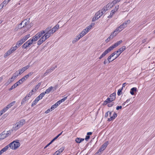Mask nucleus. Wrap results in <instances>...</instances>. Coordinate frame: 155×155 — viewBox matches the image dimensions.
I'll use <instances>...</instances> for the list:
<instances>
[{
  "label": "nucleus",
  "instance_id": "nucleus-48",
  "mask_svg": "<svg viewBox=\"0 0 155 155\" xmlns=\"http://www.w3.org/2000/svg\"><path fill=\"white\" fill-rule=\"evenodd\" d=\"M9 2V0H5L2 4V5H6Z\"/></svg>",
  "mask_w": 155,
  "mask_h": 155
},
{
  "label": "nucleus",
  "instance_id": "nucleus-22",
  "mask_svg": "<svg viewBox=\"0 0 155 155\" xmlns=\"http://www.w3.org/2000/svg\"><path fill=\"white\" fill-rule=\"evenodd\" d=\"M84 140V139L81 138H77L75 139V141L76 143H80L82 141Z\"/></svg>",
  "mask_w": 155,
  "mask_h": 155
},
{
  "label": "nucleus",
  "instance_id": "nucleus-14",
  "mask_svg": "<svg viewBox=\"0 0 155 155\" xmlns=\"http://www.w3.org/2000/svg\"><path fill=\"white\" fill-rule=\"evenodd\" d=\"M29 20L30 18L26 19H25L22 21L23 25L25 26V27L29 23Z\"/></svg>",
  "mask_w": 155,
  "mask_h": 155
},
{
  "label": "nucleus",
  "instance_id": "nucleus-13",
  "mask_svg": "<svg viewBox=\"0 0 155 155\" xmlns=\"http://www.w3.org/2000/svg\"><path fill=\"white\" fill-rule=\"evenodd\" d=\"M52 89L53 88L52 86L49 87L48 89L46 90L44 92L41 93L43 94V95L44 96L46 94L49 93L52 91Z\"/></svg>",
  "mask_w": 155,
  "mask_h": 155
},
{
  "label": "nucleus",
  "instance_id": "nucleus-50",
  "mask_svg": "<svg viewBox=\"0 0 155 155\" xmlns=\"http://www.w3.org/2000/svg\"><path fill=\"white\" fill-rule=\"evenodd\" d=\"M111 99L110 98V97H108L105 101L107 102V103H110L111 102L113 101H111Z\"/></svg>",
  "mask_w": 155,
  "mask_h": 155
},
{
  "label": "nucleus",
  "instance_id": "nucleus-56",
  "mask_svg": "<svg viewBox=\"0 0 155 155\" xmlns=\"http://www.w3.org/2000/svg\"><path fill=\"white\" fill-rule=\"evenodd\" d=\"M109 9L107 8H106V7H104L102 9V10L105 13V12L107 11Z\"/></svg>",
  "mask_w": 155,
  "mask_h": 155
},
{
  "label": "nucleus",
  "instance_id": "nucleus-41",
  "mask_svg": "<svg viewBox=\"0 0 155 155\" xmlns=\"http://www.w3.org/2000/svg\"><path fill=\"white\" fill-rule=\"evenodd\" d=\"M29 65H27L26 66H25L24 67H23L22 69L23 70V71H25L27 69H28L29 67Z\"/></svg>",
  "mask_w": 155,
  "mask_h": 155
},
{
  "label": "nucleus",
  "instance_id": "nucleus-29",
  "mask_svg": "<svg viewBox=\"0 0 155 155\" xmlns=\"http://www.w3.org/2000/svg\"><path fill=\"white\" fill-rule=\"evenodd\" d=\"M9 147V144L8 145L6 146H5L4 148H2L1 150L3 153L6 151L8 150V148Z\"/></svg>",
  "mask_w": 155,
  "mask_h": 155
},
{
  "label": "nucleus",
  "instance_id": "nucleus-8",
  "mask_svg": "<svg viewBox=\"0 0 155 155\" xmlns=\"http://www.w3.org/2000/svg\"><path fill=\"white\" fill-rule=\"evenodd\" d=\"M57 67V65H56L54 67H51L50 69H48L46 70V72L44 74V75L46 76L47 74H48L52 72Z\"/></svg>",
  "mask_w": 155,
  "mask_h": 155
},
{
  "label": "nucleus",
  "instance_id": "nucleus-3",
  "mask_svg": "<svg viewBox=\"0 0 155 155\" xmlns=\"http://www.w3.org/2000/svg\"><path fill=\"white\" fill-rule=\"evenodd\" d=\"M9 147L12 150H16L20 146L19 140L14 141L9 144Z\"/></svg>",
  "mask_w": 155,
  "mask_h": 155
},
{
  "label": "nucleus",
  "instance_id": "nucleus-38",
  "mask_svg": "<svg viewBox=\"0 0 155 155\" xmlns=\"http://www.w3.org/2000/svg\"><path fill=\"white\" fill-rule=\"evenodd\" d=\"M45 31H41L37 33V34L38 35L40 34L39 36L40 37L41 36L43 35V34H45Z\"/></svg>",
  "mask_w": 155,
  "mask_h": 155
},
{
  "label": "nucleus",
  "instance_id": "nucleus-44",
  "mask_svg": "<svg viewBox=\"0 0 155 155\" xmlns=\"http://www.w3.org/2000/svg\"><path fill=\"white\" fill-rule=\"evenodd\" d=\"M121 0H114L112 1V2L114 4V5H115L120 2Z\"/></svg>",
  "mask_w": 155,
  "mask_h": 155
},
{
  "label": "nucleus",
  "instance_id": "nucleus-15",
  "mask_svg": "<svg viewBox=\"0 0 155 155\" xmlns=\"http://www.w3.org/2000/svg\"><path fill=\"white\" fill-rule=\"evenodd\" d=\"M117 114L114 112L112 116L110 117V118H109L107 120L108 121H110L115 119V118L117 117Z\"/></svg>",
  "mask_w": 155,
  "mask_h": 155
},
{
  "label": "nucleus",
  "instance_id": "nucleus-6",
  "mask_svg": "<svg viewBox=\"0 0 155 155\" xmlns=\"http://www.w3.org/2000/svg\"><path fill=\"white\" fill-rule=\"evenodd\" d=\"M48 36L46 35V36L43 35L41 38L38 41L37 44L38 45H40L44 42L48 38Z\"/></svg>",
  "mask_w": 155,
  "mask_h": 155
},
{
  "label": "nucleus",
  "instance_id": "nucleus-28",
  "mask_svg": "<svg viewBox=\"0 0 155 155\" xmlns=\"http://www.w3.org/2000/svg\"><path fill=\"white\" fill-rule=\"evenodd\" d=\"M60 104V103L58 101H57L55 104L51 106V108H53L54 109L55 108Z\"/></svg>",
  "mask_w": 155,
  "mask_h": 155
},
{
  "label": "nucleus",
  "instance_id": "nucleus-2",
  "mask_svg": "<svg viewBox=\"0 0 155 155\" xmlns=\"http://www.w3.org/2000/svg\"><path fill=\"white\" fill-rule=\"evenodd\" d=\"M25 123V120L24 119H22L19 122H17L15 125L13 127L12 130H16L19 128L21 127Z\"/></svg>",
  "mask_w": 155,
  "mask_h": 155
},
{
  "label": "nucleus",
  "instance_id": "nucleus-24",
  "mask_svg": "<svg viewBox=\"0 0 155 155\" xmlns=\"http://www.w3.org/2000/svg\"><path fill=\"white\" fill-rule=\"evenodd\" d=\"M115 96H116V93H114L112 94H111L110 96V98H111V101H114L115 99Z\"/></svg>",
  "mask_w": 155,
  "mask_h": 155
},
{
  "label": "nucleus",
  "instance_id": "nucleus-62",
  "mask_svg": "<svg viewBox=\"0 0 155 155\" xmlns=\"http://www.w3.org/2000/svg\"><path fill=\"white\" fill-rule=\"evenodd\" d=\"M84 31L87 34L89 31V30L88 28H86L84 30Z\"/></svg>",
  "mask_w": 155,
  "mask_h": 155
},
{
  "label": "nucleus",
  "instance_id": "nucleus-43",
  "mask_svg": "<svg viewBox=\"0 0 155 155\" xmlns=\"http://www.w3.org/2000/svg\"><path fill=\"white\" fill-rule=\"evenodd\" d=\"M121 31H120V28H119V27L116 28V29L114 30V32L113 33V34H114V35L115 34V33L114 34L115 32H120Z\"/></svg>",
  "mask_w": 155,
  "mask_h": 155
},
{
  "label": "nucleus",
  "instance_id": "nucleus-58",
  "mask_svg": "<svg viewBox=\"0 0 155 155\" xmlns=\"http://www.w3.org/2000/svg\"><path fill=\"white\" fill-rule=\"evenodd\" d=\"M18 71H19V75H21L24 72V71H23V70L22 69H19L18 70Z\"/></svg>",
  "mask_w": 155,
  "mask_h": 155
},
{
  "label": "nucleus",
  "instance_id": "nucleus-53",
  "mask_svg": "<svg viewBox=\"0 0 155 155\" xmlns=\"http://www.w3.org/2000/svg\"><path fill=\"white\" fill-rule=\"evenodd\" d=\"M99 18H100V16L97 17L95 16V17L93 18L92 19V21H94L98 19Z\"/></svg>",
  "mask_w": 155,
  "mask_h": 155
},
{
  "label": "nucleus",
  "instance_id": "nucleus-9",
  "mask_svg": "<svg viewBox=\"0 0 155 155\" xmlns=\"http://www.w3.org/2000/svg\"><path fill=\"white\" fill-rule=\"evenodd\" d=\"M108 142L106 141L101 146V147L98 150V151L101 152L104 150L108 144Z\"/></svg>",
  "mask_w": 155,
  "mask_h": 155
},
{
  "label": "nucleus",
  "instance_id": "nucleus-4",
  "mask_svg": "<svg viewBox=\"0 0 155 155\" xmlns=\"http://www.w3.org/2000/svg\"><path fill=\"white\" fill-rule=\"evenodd\" d=\"M126 49V46H123L122 48H120L118 50L114 52L110 55L112 57H113L115 54H117V56L114 59L117 58L120 54Z\"/></svg>",
  "mask_w": 155,
  "mask_h": 155
},
{
  "label": "nucleus",
  "instance_id": "nucleus-37",
  "mask_svg": "<svg viewBox=\"0 0 155 155\" xmlns=\"http://www.w3.org/2000/svg\"><path fill=\"white\" fill-rule=\"evenodd\" d=\"M18 27L19 29H21L25 27V26L23 25L22 22L18 25Z\"/></svg>",
  "mask_w": 155,
  "mask_h": 155
},
{
  "label": "nucleus",
  "instance_id": "nucleus-55",
  "mask_svg": "<svg viewBox=\"0 0 155 155\" xmlns=\"http://www.w3.org/2000/svg\"><path fill=\"white\" fill-rule=\"evenodd\" d=\"M8 109V108H6V106L2 110H1V112L4 113L5 111H6Z\"/></svg>",
  "mask_w": 155,
  "mask_h": 155
},
{
  "label": "nucleus",
  "instance_id": "nucleus-5",
  "mask_svg": "<svg viewBox=\"0 0 155 155\" xmlns=\"http://www.w3.org/2000/svg\"><path fill=\"white\" fill-rule=\"evenodd\" d=\"M44 96L43 94L41 93L32 102L31 104V107H33L34 105H36L37 102L40 99H42Z\"/></svg>",
  "mask_w": 155,
  "mask_h": 155
},
{
  "label": "nucleus",
  "instance_id": "nucleus-21",
  "mask_svg": "<svg viewBox=\"0 0 155 155\" xmlns=\"http://www.w3.org/2000/svg\"><path fill=\"white\" fill-rule=\"evenodd\" d=\"M126 26V23H123L119 27V28H120V31H121Z\"/></svg>",
  "mask_w": 155,
  "mask_h": 155
},
{
  "label": "nucleus",
  "instance_id": "nucleus-52",
  "mask_svg": "<svg viewBox=\"0 0 155 155\" xmlns=\"http://www.w3.org/2000/svg\"><path fill=\"white\" fill-rule=\"evenodd\" d=\"M80 39H79V37H77V38H75L74 40L72 41V43H74Z\"/></svg>",
  "mask_w": 155,
  "mask_h": 155
},
{
  "label": "nucleus",
  "instance_id": "nucleus-20",
  "mask_svg": "<svg viewBox=\"0 0 155 155\" xmlns=\"http://www.w3.org/2000/svg\"><path fill=\"white\" fill-rule=\"evenodd\" d=\"M114 5L111 2V3H109L107 4L106 5V8H107L109 9L112 7H113Z\"/></svg>",
  "mask_w": 155,
  "mask_h": 155
},
{
  "label": "nucleus",
  "instance_id": "nucleus-18",
  "mask_svg": "<svg viewBox=\"0 0 155 155\" xmlns=\"http://www.w3.org/2000/svg\"><path fill=\"white\" fill-rule=\"evenodd\" d=\"M137 91V88L136 87H134L132 88L130 90V94L132 95H133L134 94V92H136Z\"/></svg>",
  "mask_w": 155,
  "mask_h": 155
},
{
  "label": "nucleus",
  "instance_id": "nucleus-57",
  "mask_svg": "<svg viewBox=\"0 0 155 155\" xmlns=\"http://www.w3.org/2000/svg\"><path fill=\"white\" fill-rule=\"evenodd\" d=\"M33 94V93H31V92H30L29 94L27 95L26 96H27V97L29 98V97H30Z\"/></svg>",
  "mask_w": 155,
  "mask_h": 155
},
{
  "label": "nucleus",
  "instance_id": "nucleus-47",
  "mask_svg": "<svg viewBox=\"0 0 155 155\" xmlns=\"http://www.w3.org/2000/svg\"><path fill=\"white\" fill-rule=\"evenodd\" d=\"M15 79V78L13 77V76H12V78H10L8 80V81H9L10 83H11L14 81Z\"/></svg>",
  "mask_w": 155,
  "mask_h": 155
},
{
  "label": "nucleus",
  "instance_id": "nucleus-25",
  "mask_svg": "<svg viewBox=\"0 0 155 155\" xmlns=\"http://www.w3.org/2000/svg\"><path fill=\"white\" fill-rule=\"evenodd\" d=\"M12 131V130H9L7 131H5V135L6 136V137L9 136L11 134Z\"/></svg>",
  "mask_w": 155,
  "mask_h": 155
},
{
  "label": "nucleus",
  "instance_id": "nucleus-11",
  "mask_svg": "<svg viewBox=\"0 0 155 155\" xmlns=\"http://www.w3.org/2000/svg\"><path fill=\"white\" fill-rule=\"evenodd\" d=\"M40 34H39V35ZM38 35L37 33L32 38V39L30 40V41L33 43V41H37L39 38H40V36L38 35Z\"/></svg>",
  "mask_w": 155,
  "mask_h": 155
},
{
  "label": "nucleus",
  "instance_id": "nucleus-1",
  "mask_svg": "<svg viewBox=\"0 0 155 155\" xmlns=\"http://www.w3.org/2000/svg\"><path fill=\"white\" fill-rule=\"evenodd\" d=\"M122 40H120L117 41L114 44L110 47L107 50H105V51L103 53V54L100 56L99 58V59H101L102 58L105 56L108 53L110 52L114 48L116 47L118 45H120L121 43H122Z\"/></svg>",
  "mask_w": 155,
  "mask_h": 155
},
{
  "label": "nucleus",
  "instance_id": "nucleus-40",
  "mask_svg": "<svg viewBox=\"0 0 155 155\" xmlns=\"http://www.w3.org/2000/svg\"><path fill=\"white\" fill-rule=\"evenodd\" d=\"M17 86V85H16V84H15L13 85H12L11 87L9 89V91H10L12 90L13 89L15 88V87H16Z\"/></svg>",
  "mask_w": 155,
  "mask_h": 155
},
{
  "label": "nucleus",
  "instance_id": "nucleus-16",
  "mask_svg": "<svg viewBox=\"0 0 155 155\" xmlns=\"http://www.w3.org/2000/svg\"><path fill=\"white\" fill-rule=\"evenodd\" d=\"M118 33H115V34L114 35L113 34H112L110 36L108 37V38L106 40V42H108L110 40V39H112L114 37L116 36V35Z\"/></svg>",
  "mask_w": 155,
  "mask_h": 155
},
{
  "label": "nucleus",
  "instance_id": "nucleus-59",
  "mask_svg": "<svg viewBox=\"0 0 155 155\" xmlns=\"http://www.w3.org/2000/svg\"><path fill=\"white\" fill-rule=\"evenodd\" d=\"M18 42L20 43L21 45L24 42L22 39H20V40L18 41Z\"/></svg>",
  "mask_w": 155,
  "mask_h": 155
},
{
  "label": "nucleus",
  "instance_id": "nucleus-39",
  "mask_svg": "<svg viewBox=\"0 0 155 155\" xmlns=\"http://www.w3.org/2000/svg\"><path fill=\"white\" fill-rule=\"evenodd\" d=\"M33 73H34L33 72H30L28 74L25 75V77H26V79H27L29 76H31L32 75Z\"/></svg>",
  "mask_w": 155,
  "mask_h": 155
},
{
  "label": "nucleus",
  "instance_id": "nucleus-27",
  "mask_svg": "<svg viewBox=\"0 0 155 155\" xmlns=\"http://www.w3.org/2000/svg\"><path fill=\"white\" fill-rule=\"evenodd\" d=\"M30 34L27 35H26L24 36L22 39L25 42L30 37Z\"/></svg>",
  "mask_w": 155,
  "mask_h": 155
},
{
  "label": "nucleus",
  "instance_id": "nucleus-12",
  "mask_svg": "<svg viewBox=\"0 0 155 155\" xmlns=\"http://www.w3.org/2000/svg\"><path fill=\"white\" fill-rule=\"evenodd\" d=\"M51 28V27H49L47 28L46 29L44 30L46 33L44 34V35L45 36H46V35L47 36H48V38L50 37V35L49 34V33L50 32V30Z\"/></svg>",
  "mask_w": 155,
  "mask_h": 155
},
{
  "label": "nucleus",
  "instance_id": "nucleus-33",
  "mask_svg": "<svg viewBox=\"0 0 155 155\" xmlns=\"http://www.w3.org/2000/svg\"><path fill=\"white\" fill-rule=\"evenodd\" d=\"M123 89V87H121V89H120L119 90H118L117 93V95L118 96H120L122 94V90Z\"/></svg>",
  "mask_w": 155,
  "mask_h": 155
},
{
  "label": "nucleus",
  "instance_id": "nucleus-30",
  "mask_svg": "<svg viewBox=\"0 0 155 155\" xmlns=\"http://www.w3.org/2000/svg\"><path fill=\"white\" fill-rule=\"evenodd\" d=\"M115 13L116 12H115V11L112 10L111 12L110 15L108 17V18H111L112 17L113 15L115 14Z\"/></svg>",
  "mask_w": 155,
  "mask_h": 155
},
{
  "label": "nucleus",
  "instance_id": "nucleus-63",
  "mask_svg": "<svg viewBox=\"0 0 155 155\" xmlns=\"http://www.w3.org/2000/svg\"><path fill=\"white\" fill-rule=\"evenodd\" d=\"M90 138V136H86L85 139L86 141H87Z\"/></svg>",
  "mask_w": 155,
  "mask_h": 155
},
{
  "label": "nucleus",
  "instance_id": "nucleus-7",
  "mask_svg": "<svg viewBox=\"0 0 155 155\" xmlns=\"http://www.w3.org/2000/svg\"><path fill=\"white\" fill-rule=\"evenodd\" d=\"M16 50L14 48V47H12L6 53H5L4 55V57L6 58V57L12 53L14 52Z\"/></svg>",
  "mask_w": 155,
  "mask_h": 155
},
{
  "label": "nucleus",
  "instance_id": "nucleus-42",
  "mask_svg": "<svg viewBox=\"0 0 155 155\" xmlns=\"http://www.w3.org/2000/svg\"><path fill=\"white\" fill-rule=\"evenodd\" d=\"M54 109L53 108H51V107L50 109H48L45 112V113L46 114H48L49 112L52 111Z\"/></svg>",
  "mask_w": 155,
  "mask_h": 155
},
{
  "label": "nucleus",
  "instance_id": "nucleus-45",
  "mask_svg": "<svg viewBox=\"0 0 155 155\" xmlns=\"http://www.w3.org/2000/svg\"><path fill=\"white\" fill-rule=\"evenodd\" d=\"M119 8V5H117L116 6L114 10H113L114 11H115V12H117Z\"/></svg>",
  "mask_w": 155,
  "mask_h": 155
},
{
  "label": "nucleus",
  "instance_id": "nucleus-17",
  "mask_svg": "<svg viewBox=\"0 0 155 155\" xmlns=\"http://www.w3.org/2000/svg\"><path fill=\"white\" fill-rule=\"evenodd\" d=\"M64 149V147H62L60 149L57 151L55 152V154H56V155H58L60 153H62Z\"/></svg>",
  "mask_w": 155,
  "mask_h": 155
},
{
  "label": "nucleus",
  "instance_id": "nucleus-26",
  "mask_svg": "<svg viewBox=\"0 0 155 155\" xmlns=\"http://www.w3.org/2000/svg\"><path fill=\"white\" fill-rule=\"evenodd\" d=\"M86 34L84 31L83 30V31L80 33L79 35L78 36V37H79V39H80Z\"/></svg>",
  "mask_w": 155,
  "mask_h": 155
},
{
  "label": "nucleus",
  "instance_id": "nucleus-51",
  "mask_svg": "<svg viewBox=\"0 0 155 155\" xmlns=\"http://www.w3.org/2000/svg\"><path fill=\"white\" fill-rule=\"evenodd\" d=\"M111 57L110 55L109 56H108V57L107 58V59L108 60V63H110V62H111L113 61L114 60H115V59H114L113 60H112L111 61H110V59L111 58Z\"/></svg>",
  "mask_w": 155,
  "mask_h": 155
},
{
  "label": "nucleus",
  "instance_id": "nucleus-31",
  "mask_svg": "<svg viewBox=\"0 0 155 155\" xmlns=\"http://www.w3.org/2000/svg\"><path fill=\"white\" fill-rule=\"evenodd\" d=\"M56 31V30H55L54 28H53L52 29H50V32L49 34L50 35V36L51 35L53 34L54 32H55Z\"/></svg>",
  "mask_w": 155,
  "mask_h": 155
},
{
  "label": "nucleus",
  "instance_id": "nucleus-23",
  "mask_svg": "<svg viewBox=\"0 0 155 155\" xmlns=\"http://www.w3.org/2000/svg\"><path fill=\"white\" fill-rule=\"evenodd\" d=\"M29 98L27 97V96H25L21 102V105L25 103L26 101L28 100Z\"/></svg>",
  "mask_w": 155,
  "mask_h": 155
},
{
  "label": "nucleus",
  "instance_id": "nucleus-19",
  "mask_svg": "<svg viewBox=\"0 0 155 155\" xmlns=\"http://www.w3.org/2000/svg\"><path fill=\"white\" fill-rule=\"evenodd\" d=\"M5 131H3L0 134V141L6 138V136L5 135Z\"/></svg>",
  "mask_w": 155,
  "mask_h": 155
},
{
  "label": "nucleus",
  "instance_id": "nucleus-32",
  "mask_svg": "<svg viewBox=\"0 0 155 155\" xmlns=\"http://www.w3.org/2000/svg\"><path fill=\"white\" fill-rule=\"evenodd\" d=\"M21 45L20 44V43L17 41L16 43V45L14 47V48L16 50L18 48L20 47Z\"/></svg>",
  "mask_w": 155,
  "mask_h": 155
},
{
  "label": "nucleus",
  "instance_id": "nucleus-46",
  "mask_svg": "<svg viewBox=\"0 0 155 155\" xmlns=\"http://www.w3.org/2000/svg\"><path fill=\"white\" fill-rule=\"evenodd\" d=\"M58 23L55 26H54L53 28L55 29V30H56V31L59 28V25L58 24Z\"/></svg>",
  "mask_w": 155,
  "mask_h": 155
},
{
  "label": "nucleus",
  "instance_id": "nucleus-34",
  "mask_svg": "<svg viewBox=\"0 0 155 155\" xmlns=\"http://www.w3.org/2000/svg\"><path fill=\"white\" fill-rule=\"evenodd\" d=\"M19 74V73H18V71H16L12 75V76L15 78L18 76Z\"/></svg>",
  "mask_w": 155,
  "mask_h": 155
},
{
  "label": "nucleus",
  "instance_id": "nucleus-54",
  "mask_svg": "<svg viewBox=\"0 0 155 155\" xmlns=\"http://www.w3.org/2000/svg\"><path fill=\"white\" fill-rule=\"evenodd\" d=\"M99 13H100V15L99 16H100V17L102 16L104 13L103 12L102 10H99L98 11Z\"/></svg>",
  "mask_w": 155,
  "mask_h": 155
},
{
  "label": "nucleus",
  "instance_id": "nucleus-64",
  "mask_svg": "<svg viewBox=\"0 0 155 155\" xmlns=\"http://www.w3.org/2000/svg\"><path fill=\"white\" fill-rule=\"evenodd\" d=\"M32 25H30L29 24L28 25H27L25 27H26L28 29L30 28L31 26Z\"/></svg>",
  "mask_w": 155,
  "mask_h": 155
},
{
  "label": "nucleus",
  "instance_id": "nucleus-35",
  "mask_svg": "<svg viewBox=\"0 0 155 155\" xmlns=\"http://www.w3.org/2000/svg\"><path fill=\"white\" fill-rule=\"evenodd\" d=\"M23 80V79H21L19 80L18 81H17V82H16L15 84L17 85V86H18L19 84H21L23 82V81H22Z\"/></svg>",
  "mask_w": 155,
  "mask_h": 155
},
{
  "label": "nucleus",
  "instance_id": "nucleus-10",
  "mask_svg": "<svg viewBox=\"0 0 155 155\" xmlns=\"http://www.w3.org/2000/svg\"><path fill=\"white\" fill-rule=\"evenodd\" d=\"M29 39L26 42H25L22 46L23 48H26L29 46L30 45L32 44V43L30 41Z\"/></svg>",
  "mask_w": 155,
  "mask_h": 155
},
{
  "label": "nucleus",
  "instance_id": "nucleus-61",
  "mask_svg": "<svg viewBox=\"0 0 155 155\" xmlns=\"http://www.w3.org/2000/svg\"><path fill=\"white\" fill-rule=\"evenodd\" d=\"M101 154V152L98 150L97 152L95 153V155H100Z\"/></svg>",
  "mask_w": 155,
  "mask_h": 155
},
{
  "label": "nucleus",
  "instance_id": "nucleus-49",
  "mask_svg": "<svg viewBox=\"0 0 155 155\" xmlns=\"http://www.w3.org/2000/svg\"><path fill=\"white\" fill-rule=\"evenodd\" d=\"M114 104V102H111L110 103H109L108 104L107 106L109 107H112Z\"/></svg>",
  "mask_w": 155,
  "mask_h": 155
},
{
  "label": "nucleus",
  "instance_id": "nucleus-60",
  "mask_svg": "<svg viewBox=\"0 0 155 155\" xmlns=\"http://www.w3.org/2000/svg\"><path fill=\"white\" fill-rule=\"evenodd\" d=\"M122 108V106H117V107H116V109L117 110H118L120 109H121Z\"/></svg>",
  "mask_w": 155,
  "mask_h": 155
},
{
  "label": "nucleus",
  "instance_id": "nucleus-36",
  "mask_svg": "<svg viewBox=\"0 0 155 155\" xmlns=\"http://www.w3.org/2000/svg\"><path fill=\"white\" fill-rule=\"evenodd\" d=\"M41 84V82L39 83L37 85L35 86V91H36L37 90H38L39 88V87L40 86Z\"/></svg>",
  "mask_w": 155,
  "mask_h": 155
}]
</instances>
